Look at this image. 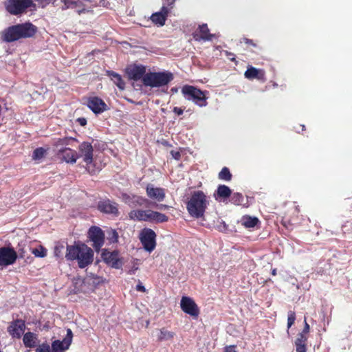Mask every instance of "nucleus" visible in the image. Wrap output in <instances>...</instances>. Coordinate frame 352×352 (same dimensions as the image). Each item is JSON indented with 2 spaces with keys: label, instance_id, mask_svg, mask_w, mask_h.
Segmentation results:
<instances>
[{
  "label": "nucleus",
  "instance_id": "f257e3e1",
  "mask_svg": "<svg viewBox=\"0 0 352 352\" xmlns=\"http://www.w3.org/2000/svg\"><path fill=\"white\" fill-rule=\"evenodd\" d=\"M94 252L93 250L82 243H75L74 245H67L66 248L65 258L69 261H76L78 266L84 269L91 265L94 261Z\"/></svg>",
  "mask_w": 352,
  "mask_h": 352
},
{
  "label": "nucleus",
  "instance_id": "f03ea898",
  "mask_svg": "<svg viewBox=\"0 0 352 352\" xmlns=\"http://www.w3.org/2000/svg\"><path fill=\"white\" fill-rule=\"evenodd\" d=\"M37 27L30 22L9 26L1 32V38L6 43H12L23 38L34 36Z\"/></svg>",
  "mask_w": 352,
  "mask_h": 352
},
{
  "label": "nucleus",
  "instance_id": "7ed1b4c3",
  "mask_svg": "<svg viewBox=\"0 0 352 352\" xmlns=\"http://www.w3.org/2000/svg\"><path fill=\"white\" fill-rule=\"evenodd\" d=\"M186 210L191 217L201 219L210 204V197L202 190H195L186 203Z\"/></svg>",
  "mask_w": 352,
  "mask_h": 352
},
{
  "label": "nucleus",
  "instance_id": "20e7f679",
  "mask_svg": "<svg viewBox=\"0 0 352 352\" xmlns=\"http://www.w3.org/2000/svg\"><path fill=\"white\" fill-rule=\"evenodd\" d=\"M128 217L134 221H145L151 223H162L168 221V217L165 214L153 210L133 209Z\"/></svg>",
  "mask_w": 352,
  "mask_h": 352
},
{
  "label": "nucleus",
  "instance_id": "39448f33",
  "mask_svg": "<svg viewBox=\"0 0 352 352\" xmlns=\"http://www.w3.org/2000/svg\"><path fill=\"white\" fill-rule=\"evenodd\" d=\"M173 78L170 72H149L144 76L143 84L146 87H160L167 85Z\"/></svg>",
  "mask_w": 352,
  "mask_h": 352
},
{
  "label": "nucleus",
  "instance_id": "423d86ee",
  "mask_svg": "<svg viewBox=\"0 0 352 352\" xmlns=\"http://www.w3.org/2000/svg\"><path fill=\"white\" fill-rule=\"evenodd\" d=\"M182 93L186 100H192L200 107H206L208 104L206 91H201L192 85H184L182 89Z\"/></svg>",
  "mask_w": 352,
  "mask_h": 352
},
{
  "label": "nucleus",
  "instance_id": "0eeeda50",
  "mask_svg": "<svg viewBox=\"0 0 352 352\" xmlns=\"http://www.w3.org/2000/svg\"><path fill=\"white\" fill-rule=\"evenodd\" d=\"M33 0H8L5 3L6 11L12 15H21L28 8L35 7Z\"/></svg>",
  "mask_w": 352,
  "mask_h": 352
},
{
  "label": "nucleus",
  "instance_id": "6e6552de",
  "mask_svg": "<svg viewBox=\"0 0 352 352\" xmlns=\"http://www.w3.org/2000/svg\"><path fill=\"white\" fill-rule=\"evenodd\" d=\"M140 240L144 250L149 252L156 247V234L151 228H144L140 232Z\"/></svg>",
  "mask_w": 352,
  "mask_h": 352
},
{
  "label": "nucleus",
  "instance_id": "1a4fd4ad",
  "mask_svg": "<svg viewBox=\"0 0 352 352\" xmlns=\"http://www.w3.org/2000/svg\"><path fill=\"white\" fill-rule=\"evenodd\" d=\"M18 254L12 247L0 248V266L6 267L13 265L17 260Z\"/></svg>",
  "mask_w": 352,
  "mask_h": 352
},
{
  "label": "nucleus",
  "instance_id": "9d476101",
  "mask_svg": "<svg viewBox=\"0 0 352 352\" xmlns=\"http://www.w3.org/2000/svg\"><path fill=\"white\" fill-rule=\"evenodd\" d=\"M88 236L93 242V247L98 251L104 243V233L102 230L97 226H91L88 231Z\"/></svg>",
  "mask_w": 352,
  "mask_h": 352
},
{
  "label": "nucleus",
  "instance_id": "9b49d317",
  "mask_svg": "<svg viewBox=\"0 0 352 352\" xmlns=\"http://www.w3.org/2000/svg\"><path fill=\"white\" fill-rule=\"evenodd\" d=\"M180 307L184 313L193 318H197L199 315V308L190 297L183 296L181 299Z\"/></svg>",
  "mask_w": 352,
  "mask_h": 352
},
{
  "label": "nucleus",
  "instance_id": "f8f14e48",
  "mask_svg": "<svg viewBox=\"0 0 352 352\" xmlns=\"http://www.w3.org/2000/svg\"><path fill=\"white\" fill-rule=\"evenodd\" d=\"M72 331L70 329H67L66 336L62 341L56 340L52 342V346H50L52 352H65L72 344Z\"/></svg>",
  "mask_w": 352,
  "mask_h": 352
},
{
  "label": "nucleus",
  "instance_id": "ddd939ff",
  "mask_svg": "<svg viewBox=\"0 0 352 352\" xmlns=\"http://www.w3.org/2000/svg\"><path fill=\"white\" fill-rule=\"evenodd\" d=\"M124 202L131 208H135L141 206H148L151 204V201L147 198L139 195H129L124 194L122 195Z\"/></svg>",
  "mask_w": 352,
  "mask_h": 352
},
{
  "label": "nucleus",
  "instance_id": "4468645a",
  "mask_svg": "<svg viewBox=\"0 0 352 352\" xmlns=\"http://www.w3.org/2000/svg\"><path fill=\"white\" fill-rule=\"evenodd\" d=\"M101 257L104 263L115 269H120L122 265V262L119 257V252L116 250L109 252L104 249L102 250Z\"/></svg>",
  "mask_w": 352,
  "mask_h": 352
},
{
  "label": "nucleus",
  "instance_id": "2eb2a0df",
  "mask_svg": "<svg viewBox=\"0 0 352 352\" xmlns=\"http://www.w3.org/2000/svg\"><path fill=\"white\" fill-rule=\"evenodd\" d=\"M98 210L104 214H111L118 217L120 214L118 204L109 199H102L98 202Z\"/></svg>",
  "mask_w": 352,
  "mask_h": 352
},
{
  "label": "nucleus",
  "instance_id": "dca6fc26",
  "mask_svg": "<svg viewBox=\"0 0 352 352\" xmlns=\"http://www.w3.org/2000/svg\"><path fill=\"white\" fill-rule=\"evenodd\" d=\"M79 157H82L87 165L93 162L94 148L91 143L88 142H82L78 146Z\"/></svg>",
  "mask_w": 352,
  "mask_h": 352
},
{
  "label": "nucleus",
  "instance_id": "f3484780",
  "mask_svg": "<svg viewBox=\"0 0 352 352\" xmlns=\"http://www.w3.org/2000/svg\"><path fill=\"white\" fill-rule=\"evenodd\" d=\"M25 323L23 320L16 319L10 322L8 327V332L13 338L19 339L24 333Z\"/></svg>",
  "mask_w": 352,
  "mask_h": 352
},
{
  "label": "nucleus",
  "instance_id": "a211bd4d",
  "mask_svg": "<svg viewBox=\"0 0 352 352\" xmlns=\"http://www.w3.org/2000/svg\"><path fill=\"white\" fill-rule=\"evenodd\" d=\"M87 105L95 114H100L107 110V104L97 96L89 97Z\"/></svg>",
  "mask_w": 352,
  "mask_h": 352
},
{
  "label": "nucleus",
  "instance_id": "6ab92c4d",
  "mask_svg": "<svg viewBox=\"0 0 352 352\" xmlns=\"http://www.w3.org/2000/svg\"><path fill=\"white\" fill-rule=\"evenodd\" d=\"M146 195L148 198L161 202L166 197L165 189L160 187H154L153 184H148L146 187Z\"/></svg>",
  "mask_w": 352,
  "mask_h": 352
},
{
  "label": "nucleus",
  "instance_id": "aec40b11",
  "mask_svg": "<svg viewBox=\"0 0 352 352\" xmlns=\"http://www.w3.org/2000/svg\"><path fill=\"white\" fill-rule=\"evenodd\" d=\"M126 72L129 76V78L133 80H142L143 82V78L146 74V67L142 65H133L127 67Z\"/></svg>",
  "mask_w": 352,
  "mask_h": 352
},
{
  "label": "nucleus",
  "instance_id": "412c9836",
  "mask_svg": "<svg viewBox=\"0 0 352 352\" xmlns=\"http://www.w3.org/2000/svg\"><path fill=\"white\" fill-rule=\"evenodd\" d=\"M193 38L195 41H211L214 35L210 33L207 24L204 23L199 25L198 28L192 33Z\"/></svg>",
  "mask_w": 352,
  "mask_h": 352
},
{
  "label": "nucleus",
  "instance_id": "4be33fe9",
  "mask_svg": "<svg viewBox=\"0 0 352 352\" xmlns=\"http://www.w3.org/2000/svg\"><path fill=\"white\" fill-rule=\"evenodd\" d=\"M58 155L67 163L74 164L79 158L78 153L70 148L65 147L58 151Z\"/></svg>",
  "mask_w": 352,
  "mask_h": 352
},
{
  "label": "nucleus",
  "instance_id": "5701e85b",
  "mask_svg": "<svg viewBox=\"0 0 352 352\" xmlns=\"http://www.w3.org/2000/svg\"><path fill=\"white\" fill-rule=\"evenodd\" d=\"M168 14L166 8L162 7L159 12H154L151 14L150 19L155 25L162 27L165 25Z\"/></svg>",
  "mask_w": 352,
  "mask_h": 352
},
{
  "label": "nucleus",
  "instance_id": "b1692460",
  "mask_svg": "<svg viewBox=\"0 0 352 352\" xmlns=\"http://www.w3.org/2000/svg\"><path fill=\"white\" fill-rule=\"evenodd\" d=\"M244 76L246 78L250 80L257 79L262 82H265L266 80L265 71L262 69H257L252 66L248 67Z\"/></svg>",
  "mask_w": 352,
  "mask_h": 352
},
{
  "label": "nucleus",
  "instance_id": "393cba45",
  "mask_svg": "<svg viewBox=\"0 0 352 352\" xmlns=\"http://www.w3.org/2000/svg\"><path fill=\"white\" fill-rule=\"evenodd\" d=\"M64 3L62 7L63 10L67 9H77L76 12L78 14L85 12V8L80 0H61Z\"/></svg>",
  "mask_w": 352,
  "mask_h": 352
},
{
  "label": "nucleus",
  "instance_id": "a878e982",
  "mask_svg": "<svg viewBox=\"0 0 352 352\" xmlns=\"http://www.w3.org/2000/svg\"><path fill=\"white\" fill-rule=\"evenodd\" d=\"M231 195V189L228 186L223 184L219 185L214 194L216 200L219 201H224L225 199L229 198Z\"/></svg>",
  "mask_w": 352,
  "mask_h": 352
},
{
  "label": "nucleus",
  "instance_id": "bb28decb",
  "mask_svg": "<svg viewBox=\"0 0 352 352\" xmlns=\"http://www.w3.org/2000/svg\"><path fill=\"white\" fill-rule=\"evenodd\" d=\"M107 75L111 78V80L120 89H124L125 82H124V80L122 78V76L119 74L113 71H107Z\"/></svg>",
  "mask_w": 352,
  "mask_h": 352
},
{
  "label": "nucleus",
  "instance_id": "cd10ccee",
  "mask_svg": "<svg viewBox=\"0 0 352 352\" xmlns=\"http://www.w3.org/2000/svg\"><path fill=\"white\" fill-rule=\"evenodd\" d=\"M37 336L32 332H27L24 333L23 342L25 347L34 348L36 346Z\"/></svg>",
  "mask_w": 352,
  "mask_h": 352
},
{
  "label": "nucleus",
  "instance_id": "c85d7f7f",
  "mask_svg": "<svg viewBox=\"0 0 352 352\" xmlns=\"http://www.w3.org/2000/svg\"><path fill=\"white\" fill-rule=\"evenodd\" d=\"M260 223L256 217L245 215L241 218V224L246 228H253Z\"/></svg>",
  "mask_w": 352,
  "mask_h": 352
},
{
  "label": "nucleus",
  "instance_id": "c756f323",
  "mask_svg": "<svg viewBox=\"0 0 352 352\" xmlns=\"http://www.w3.org/2000/svg\"><path fill=\"white\" fill-rule=\"evenodd\" d=\"M175 333L173 331L167 330L166 328L160 329V333L157 337V340L162 342L164 340H170L175 337Z\"/></svg>",
  "mask_w": 352,
  "mask_h": 352
},
{
  "label": "nucleus",
  "instance_id": "7c9ffc66",
  "mask_svg": "<svg viewBox=\"0 0 352 352\" xmlns=\"http://www.w3.org/2000/svg\"><path fill=\"white\" fill-rule=\"evenodd\" d=\"M72 141H76V138L71 137H65L63 138H56L53 140L52 145L55 147H58L60 146H67L70 144Z\"/></svg>",
  "mask_w": 352,
  "mask_h": 352
},
{
  "label": "nucleus",
  "instance_id": "2f4dec72",
  "mask_svg": "<svg viewBox=\"0 0 352 352\" xmlns=\"http://www.w3.org/2000/svg\"><path fill=\"white\" fill-rule=\"evenodd\" d=\"M47 152V149L43 147L36 148L32 153V158L34 160H40L45 157Z\"/></svg>",
  "mask_w": 352,
  "mask_h": 352
},
{
  "label": "nucleus",
  "instance_id": "473e14b6",
  "mask_svg": "<svg viewBox=\"0 0 352 352\" xmlns=\"http://www.w3.org/2000/svg\"><path fill=\"white\" fill-rule=\"evenodd\" d=\"M218 177L221 180L230 182L232 179V175L228 167H223L219 173Z\"/></svg>",
  "mask_w": 352,
  "mask_h": 352
},
{
  "label": "nucleus",
  "instance_id": "72a5a7b5",
  "mask_svg": "<svg viewBox=\"0 0 352 352\" xmlns=\"http://www.w3.org/2000/svg\"><path fill=\"white\" fill-rule=\"evenodd\" d=\"M230 197V201L232 204L236 206L243 205L244 197L241 193L235 192L234 194H232Z\"/></svg>",
  "mask_w": 352,
  "mask_h": 352
},
{
  "label": "nucleus",
  "instance_id": "f704fd0d",
  "mask_svg": "<svg viewBox=\"0 0 352 352\" xmlns=\"http://www.w3.org/2000/svg\"><path fill=\"white\" fill-rule=\"evenodd\" d=\"M32 253L39 258H44L47 256V250L44 247L40 245L38 248H34L32 250Z\"/></svg>",
  "mask_w": 352,
  "mask_h": 352
},
{
  "label": "nucleus",
  "instance_id": "c9c22d12",
  "mask_svg": "<svg viewBox=\"0 0 352 352\" xmlns=\"http://www.w3.org/2000/svg\"><path fill=\"white\" fill-rule=\"evenodd\" d=\"M296 320V313L294 311H289L287 315V332L289 329L294 324Z\"/></svg>",
  "mask_w": 352,
  "mask_h": 352
},
{
  "label": "nucleus",
  "instance_id": "e433bc0d",
  "mask_svg": "<svg viewBox=\"0 0 352 352\" xmlns=\"http://www.w3.org/2000/svg\"><path fill=\"white\" fill-rule=\"evenodd\" d=\"M176 0H163L162 6L166 8L167 12L169 14L175 7Z\"/></svg>",
  "mask_w": 352,
  "mask_h": 352
},
{
  "label": "nucleus",
  "instance_id": "4c0bfd02",
  "mask_svg": "<svg viewBox=\"0 0 352 352\" xmlns=\"http://www.w3.org/2000/svg\"><path fill=\"white\" fill-rule=\"evenodd\" d=\"M35 352H52V349L50 344L45 342L36 349Z\"/></svg>",
  "mask_w": 352,
  "mask_h": 352
},
{
  "label": "nucleus",
  "instance_id": "58836bf2",
  "mask_svg": "<svg viewBox=\"0 0 352 352\" xmlns=\"http://www.w3.org/2000/svg\"><path fill=\"white\" fill-rule=\"evenodd\" d=\"M64 245L62 243H57L54 247V255L56 257H61L63 256V252L64 250Z\"/></svg>",
  "mask_w": 352,
  "mask_h": 352
},
{
  "label": "nucleus",
  "instance_id": "ea45409f",
  "mask_svg": "<svg viewBox=\"0 0 352 352\" xmlns=\"http://www.w3.org/2000/svg\"><path fill=\"white\" fill-rule=\"evenodd\" d=\"M308 336L300 333H298L295 343L307 344Z\"/></svg>",
  "mask_w": 352,
  "mask_h": 352
},
{
  "label": "nucleus",
  "instance_id": "a19ab883",
  "mask_svg": "<svg viewBox=\"0 0 352 352\" xmlns=\"http://www.w3.org/2000/svg\"><path fill=\"white\" fill-rule=\"evenodd\" d=\"M34 1L38 3V4L40 7H41L42 8H44L47 6H48L50 3H54L56 0H34Z\"/></svg>",
  "mask_w": 352,
  "mask_h": 352
},
{
  "label": "nucleus",
  "instance_id": "79ce46f5",
  "mask_svg": "<svg viewBox=\"0 0 352 352\" xmlns=\"http://www.w3.org/2000/svg\"><path fill=\"white\" fill-rule=\"evenodd\" d=\"M296 352H307V344L295 343Z\"/></svg>",
  "mask_w": 352,
  "mask_h": 352
},
{
  "label": "nucleus",
  "instance_id": "37998d69",
  "mask_svg": "<svg viewBox=\"0 0 352 352\" xmlns=\"http://www.w3.org/2000/svg\"><path fill=\"white\" fill-rule=\"evenodd\" d=\"M309 331H310V326L307 323L306 318H305V320H304V327H303L302 331L301 332H300V333H302V334L307 336L308 333H309Z\"/></svg>",
  "mask_w": 352,
  "mask_h": 352
},
{
  "label": "nucleus",
  "instance_id": "c03bdc74",
  "mask_svg": "<svg viewBox=\"0 0 352 352\" xmlns=\"http://www.w3.org/2000/svg\"><path fill=\"white\" fill-rule=\"evenodd\" d=\"M244 42L245 44L252 45L254 47H257V44L253 40L247 38H243L241 43Z\"/></svg>",
  "mask_w": 352,
  "mask_h": 352
},
{
  "label": "nucleus",
  "instance_id": "a18cd8bd",
  "mask_svg": "<svg viewBox=\"0 0 352 352\" xmlns=\"http://www.w3.org/2000/svg\"><path fill=\"white\" fill-rule=\"evenodd\" d=\"M223 352H236V345H229L225 346Z\"/></svg>",
  "mask_w": 352,
  "mask_h": 352
},
{
  "label": "nucleus",
  "instance_id": "49530a36",
  "mask_svg": "<svg viewBox=\"0 0 352 352\" xmlns=\"http://www.w3.org/2000/svg\"><path fill=\"white\" fill-rule=\"evenodd\" d=\"M226 54L229 60L232 62H236L235 55L233 53L226 51Z\"/></svg>",
  "mask_w": 352,
  "mask_h": 352
},
{
  "label": "nucleus",
  "instance_id": "de8ad7c7",
  "mask_svg": "<svg viewBox=\"0 0 352 352\" xmlns=\"http://www.w3.org/2000/svg\"><path fill=\"white\" fill-rule=\"evenodd\" d=\"M170 154L172 155L173 157L177 160H179L181 157V154L179 151H171Z\"/></svg>",
  "mask_w": 352,
  "mask_h": 352
},
{
  "label": "nucleus",
  "instance_id": "09e8293b",
  "mask_svg": "<svg viewBox=\"0 0 352 352\" xmlns=\"http://www.w3.org/2000/svg\"><path fill=\"white\" fill-rule=\"evenodd\" d=\"M155 207L157 208V209H159V210H168L169 208V206L166 205V204H155Z\"/></svg>",
  "mask_w": 352,
  "mask_h": 352
},
{
  "label": "nucleus",
  "instance_id": "8fccbe9b",
  "mask_svg": "<svg viewBox=\"0 0 352 352\" xmlns=\"http://www.w3.org/2000/svg\"><path fill=\"white\" fill-rule=\"evenodd\" d=\"M76 121L80 126H84L87 124V120L85 118H79Z\"/></svg>",
  "mask_w": 352,
  "mask_h": 352
},
{
  "label": "nucleus",
  "instance_id": "3c124183",
  "mask_svg": "<svg viewBox=\"0 0 352 352\" xmlns=\"http://www.w3.org/2000/svg\"><path fill=\"white\" fill-rule=\"evenodd\" d=\"M173 111L175 113H176L177 115L180 116V115H182V114L183 113V112H184V109H182V108H180V107H175L173 108Z\"/></svg>",
  "mask_w": 352,
  "mask_h": 352
},
{
  "label": "nucleus",
  "instance_id": "603ef678",
  "mask_svg": "<svg viewBox=\"0 0 352 352\" xmlns=\"http://www.w3.org/2000/svg\"><path fill=\"white\" fill-rule=\"evenodd\" d=\"M111 234H112V236L111 238V240L113 241V242H116L118 241V232L116 231V230H113L111 232Z\"/></svg>",
  "mask_w": 352,
  "mask_h": 352
},
{
  "label": "nucleus",
  "instance_id": "864d4df0",
  "mask_svg": "<svg viewBox=\"0 0 352 352\" xmlns=\"http://www.w3.org/2000/svg\"><path fill=\"white\" fill-rule=\"evenodd\" d=\"M136 289L139 292H145L146 289L141 283L137 285Z\"/></svg>",
  "mask_w": 352,
  "mask_h": 352
},
{
  "label": "nucleus",
  "instance_id": "5fc2aeb1",
  "mask_svg": "<svg viewBox=\"0 0 352 352\" xmlns=\"http://www.w3.org/2000/svg\"><path fill=\"white\" fill-rule=\"evenodd\" d=\"M271 274L273 276H276L277 274V270L276 268L272 269Z\"/></svg>",
  "mask_w": 352,
  "mask_h": 352
},
{
  "label": "nucleus",
  "instance_id": "6e6d98bb",
  "mask_svg": "<svg viewBox=\"0 0 352 352\" xmlns=\"http://www.w3.org/2000/svg\"><path fill=\"white\" fill-rule=\"evenodd\" d=\"M301 126H302V131H304L305 128V125H302Z\"/></svg>",
  "mask_w": 352,
  "mask_h": 352
},
{
  "label": "nucleus",
  "instance_id": "4d7b16f0",
  "mask_svg": "<svg viewBox=\"0 0 352 352\" xmlns=\"http://www.w3.org/2000/svg\"><path fill=\"white\" fill-rule=\"evenodd\" d=\"M0 352H1V351L0 350Z\"/></svg>",
  "mask_w": 352,
  "mask_h": 352
}]
</instances>
